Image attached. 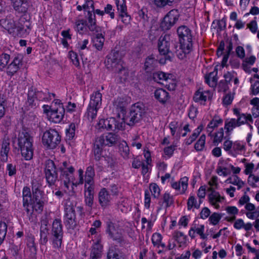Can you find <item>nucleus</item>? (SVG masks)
I'll return each mask as SVG.
<instances>
[{
	"mask_svg": "<svg viewBox=\"0 0 259 259\" xmlns=\"http://www.w3.org/2000/svg\"><path fill=\"white\" fill-rule=\"evenodd\" d=\"M233 112L236 118L227 119L224 124L226 134L229 136L232 133L234 129L236 127L246 124L248 122L252 123L253 121L251 114L242 113L240 109L234 108Z\"/></svg>",
	"mask_w": 259,
	"mask_h": 259,
	"instance_id": "obj_1",
	"label": "nucleus"
},
{
	"mask_svg": "<svg viewBox=\"0 0 259 259\" xmlns=\"http://www.w3.org/2000/svg\"><path fill=\"white\" fill-rule=\"evenodd\" d=\"M60 169L61 171V177L66 188H68L71 184L77 186L83 183V170L82 169L78 170V180L76 182H74L73 176L74 168L69 162H63Z\"/></svg>",
	"mask_w": 259,
	"mask_h": 259,
	"instance_id": "obj_2",
	"label": "nucleus"
},
{
	"mask_svg": "<svg viewBox=\"0 0 259 259\" xmlns=\"http://www.w3.org/2000/svg\"><path fill=\"white\" fill-rule=\"evenodd\" d=\"M33 138L26 131L20 132L18 136V146L23 157L26 160L31 159L33 155Z\"/></svg>",
	"mask_w": 259,
	"mask_h": 259,
	"instance_id": "obj_3",
	"label": "nucleus"
},
{
	"mask_svg": "<svg viewBox=\"0 0 259 259\" xmlns=\"http://www.w3.org/2000/svg\"><path fill=\"white\" fill-rule=\"evenodd\" d=\"M177 33L180 38L182 52L185 55L189 53L192 48V34L191 29L186 26L182 25L178 28Z\"/></svg>",
	"mask_w": 259,
	"mask_h": 259,
	"instance_id": "obj_4",
	"label": "nucleus"
},
{
	"mask_svg": "<svg viewBox=\"0 0 259 259\" xmlns=\"http://www.w3.org/2000/svg\"><path fill=\"white\" fill-rule=\"evenodd\" d=\"M145 112L144 105L141 103H136L131 107L129 115L125 118H123L121 122L124 123V125L126 123L132 126L142 119Z\"/></svg>",
	"mask_w": 259,
	"mask_h": 259,
	"instance_id": "obj_5",
	"label": "nucleus"
},
{
	"mask_svg": "<svg viewBox=\"0 0 259 259\" xmlns=\"http://www.w3.org/2000/svg\"><path fill=\"white\" fill-rule=\"evenodd\" d=\"M51 240L53 247L60 250L62 247L63 236V226L60 219H55L52 223Z\"/></svg>",
	"mask_w": 259,
	"mask_h": 259,
	"instance_id": "obj_6",
	"label": "nucleus"
},
{
	"mask_svg": "<svg viewBox=\"0 0 259 259\" xmlns=\"http://www.w3.org/2000/svg\"><path fill=\"white\" fill-rule=\"evenodd\" d=\"M122 61L118 51L112 50L107 56L105 65L107 68L112 69L115 72L124 73L126 72V69L122 65Z\"/></svg>",
	"mask_w": 259,
	"mask_h": 259,
	"instance_id": "obj_7",
	"label": "nucleus"
},
{
	"mask_svg": "<svg viewBox=\"0 0 259 259\" xmlns=\"http://www.w3.org/2000/svg\"><path fill=\"white\" fill-rule=\"evenodd\" d=\"M64 114L65 109L61 101L59 99L54 100L52 103V111L48 114L49 120L55 123H60Z\"/></svg>",
	"mask_w": 259,
	"mask_h": 259,
	"instance_id": "obj_8",
	"label": "nucleus"
},
{
	"mask_svg": "<svg viewBox=\"0 0 259 259\" xmlns=\"http://www.w3.org/2000/svg\"><path fill=\"white\" fill-rule=\"evenodd\" d=\"M171 74L165 73L162 71H157L153 74V80L159 83L164 84L169 90H174L176 88V82L173 80Z\"/></svg>",
	"mask_w": 259,
	"mask_h": 259,
	"instance_id": "obj_9",
	"label": "nucleus"
},
{
	"mask_svg": "<svg viewBox=\"0 0 259 259\" xmlns=\"http://www.w3.org/2000/svg\"><path fill=\"white\" fill-rule=\"evenodd\" d=\"M61 137L55 130L46 131L42 136L43 144L50 149L55 148L60 143Z\"/></svg>",
	"mask_w": 259,
	"mask_h": 259,
	"instance_id": "obj_10",
	"label": "nucleus"
},
{
	"mask_svg": "<svg viewBox=\"0 0 259 259\" xmlns=\"http://www.w3.org/2000/svg\"><path fill=\"white\" fill-rule=\"evenodd\" d=\"M106 231L110 238L118 242L123 240V230L120 228L118 224L109 221L106 222Z\"/></svg>",
	"mask_w": 259,
	"mask_h": 259,
	"instance_id": "obj_11",
	"label": "nucleus"
},
{
	"mask_svg": "<svg viewBox=\"0 0 259 259\" xmlns=\"http://www.w3.org/2000/svg\"><path fill=\"white\" fill-rule=\"evenodd\" d=\"M97 128L102 130L106 129L109 131H115V130H123L124 123L122 122H117L113 117H110L106 119L99 120Z\"/></svg>",
	"mask_w": 259,
	"mask_h": 259,
	"instance_id": "obj_12",
	"label": "nucleus"
},
{
	"mask_svg": "<svg viewBox=\"0 0 259 259\" xmlns=\"http://www.w3.org/2000/svg\"><path fill=\"white\" fill-rule=\"evenodd\" d=\"M179 11L177 9H172L169 11L164 17L160 23V27L163 30H169L179 20Z\"/></svg>",
	"mask_w": 259,
	"mask_h": 259,
	"instance_id": "obj_13",
	"label": "nucleus"
},
{
	"mask_svg": "<svg viewBox=\"0 0 259 259\" xmlns=\"http://www.w3.org/2000/svg\"><path fill=\"white\" fill-rule=\"evenodd\" d=\"M45 176L49 185H54L58 179L56 167L53 161L48 160L45 164Z\"/></svg>",
	"mask_w": 259,
	"mask_h": 259,
	"instance_id": "obj_14",
	"label": "nucleus"
},
{
	"mask_svg": "<svg viewBox=\"0 0 259 259\" xmlns=\"http://www.w3.org/2000/svg\"><path fill=\"white\" fill-rule=\"evenodd\" d=\"M22 61L23 57L21 55H16L12 61L5 68L7 74L10 77L13 76L22 66Z\"/></svg>",
	"mask_w": 259,
	"mask_h": 259,
	"instance_id": "obj_15",
	"label": "nucleus"
},
{
	"mask_svg": "<svg viewBox=\"0 0 259 259\" xmlns=\"http://www.w3.org/2000/svg\"><path fill=\"white\" fill-rule=\"evenodd\" d=\"M65 212L64 221L66 226L69 228H73L76 225L74 207L71 204L66 203L65 207Z\"/></svg>",
	"mask_w": 259,
	"mask_h": 259,
	"instance_id": "obj_16",
	"label": "nucleus"
},
{
	"mask_svg": "<svg viewBox=\"0 0 259 259\" xmlns=\"http://www.w3.org/2000/svg\"><path fill=\"white\" fill-rule=\"evenodd\" d=\"M98 200L102 208H106L111 205L112 197L106 188H102L100 190L98 194Z\"/></svg>",
	"mask_w": 259,
	"mask_h": 259,
	"instance_id": "obj_17",
	"label": "nucleus"
},
{
	"mask_svg": "<svg viewBox=\"0 0 259 259\" xmlns=\"http://www.w3.org/2000/svg\"><path fill=\"white\" fill-rule=\"evenodd\" d=\"M212 93L208 90H203L199 89L194 94L193 100L195 102L200 105H205L206 102L212 97Z\"/></svg>",
	"mask_w": 259,
	"mask_h": 259,
	"instance_id": "obj_18",
	"label": "nucleus"
},
{
	"mask_svg": "<svg viewBox=\"0 0 259 259\" xmlns=\"http://www.w3.org/2000/svg\"><path fill=\"white\" fill-rule=\"evenodd\" d=\"M188 180L189 178L185 176L181 178L178 182L171 181L170 186L172 189L178 191L180 194H184L188 189Z\"/></svg>",
	"mask_w": 259,
	"mask_h": 259,
	"instance_id": "obj_19",
	"label": "nucleus"
},
{
	"mask_svg": "<svg viewBox=\"0 0 259 259\" xmlns=\"http://www.w3.org/2000/svg\"><path fill=\"white\" fill-rule=\"evenodd\" d=\"M49 225L47 220L41 221L40 227V239L39 242L41 245H46L48 241V236L49 235Z\"/></svg>",
	"mask_w": 259,
	"mask_h": 259,
	"instance_id": "obj_20",
	"label": "nucleus"
},
{
	"mask_svg": "<svg viewBox=\"0 0 259 259\" xmlns=\"http://www.w3.org/2000/svg\"><path fill=\"white\" fill-rule=\"evenodd\" d=\"M208 199L209 203L216 209L220 207V203L225 200L224 197L221 196L219 192L212 190L208 195Z\"/></svg>",
	"mask_w": 259,
	"mask_h": 259,
	"instance_id": "obj_21",
	"label": "nucleus"
},
{
	"mask_svg": "<svg viewBox=\"0 0 259 259\" xmlns=\"http://www.w3.org/2000/svg\"><path fill=\"white\" fill-rule=\"evenodd\" d=\"M205 227L204 225H199L197 227L194 225L191 227L189 231L188 234L191 239H194L196 237V234L199 235L201 239L205 240L207 238V235L205 234Z\"/></svg>",
	"mask_w": 259,
	"mask_h": 259,
	"instance_id": "obj_22",
	"label": "nucleus"
},
{
	"mask_svg": "<svg viewBox=\"0 0 259 259\" xmlns=\"http://www.w3.org/2000/svg\"><path fill=\"white\" fill-rule=\"evenodd\" d=\"M32 200L29 203V208H31L36 211H41L46 201L43 195L34 196Z\"/></svg>",
	"mask_w": 259,
	"mask_h": 259,
	"instance_id": "obj_23",
	"label": "nucleus"
},
{
	"mask_svg": "<svg viewBox=\"0 0 259 259\" xmlns=\"http://www.w3.org/2000/svg\"><path fill=\"white\" fill-rule=\"evenodd\" d=\"M14 9L19 13H25L29 7L27 0H10Z\"/></svg>",
	"mask_w": 259,
	"mask_h": 259,
	"instance_id": "obj_24",
	"label": "nucleus"
},
{
	"mask_svg": "<svg viewBox=\"0 0 259 259\" xmlns=\"http://www.w3.org/2000/svg\"><path fill=\"white\" fill-rule=\"evenodd\" d=\"M102 139L103 140L101 141V144L103 146H111L115 144L118 140V136L112 133H108L106 135H102L97 139Z\"/></svg>",
	"mask_w": 259,
	"mask_h": 259,
	"instance_id": "obj_25",
	"label": "nucleus"
},
{
	"mask_svg": "<svg viewBox=\"0 0 259 259\" xmlns=\"http://www.w3.org/2000/svg\"><path fill=\"white\" fill-rule=\"evenodd\" d=\"M223 120L219 116H214L209 121L206 127V131L209 137L212 136V133L213 130L219 126L222 125Z\"/></svg>",
	"mask_w": 259,
	"mask_h": 259,
	"instance_id": "obj_26",
	"label": "nucleus"
},
{
	"mask_svg": "<svg viewBox=\"0 0 259 259\" xmlns=\"http://www.w3.org/2000/svg\"><path fill=\"white\" fill-rule=\"evenodd\" d=\"M169 38L168 36H161L158 40V50L160 54L165 55L169 53V42L167 40Z\"/></svg>",
	"mask_w": 259,
	"mask_h": 259,
	"instance_id": "obj_27",
	"label": "nucleus"
},
{
	"mask_svg": "<svg viewBox=\"0 0 259 259\" xmlns=\"http://www.w3.org/2000/svg\"><path fill=\"white\" fill-rule=\"evenodd\" d=\"M244 208L246 210L245 214L247 218L254 220L259 217V210L253 204H246Z\"/></svg>",
	"mask_w": 259,
	"mask_h": 259,
	"instance_id": "obj_28",
	"label": "nucleus"
},
{
	"mask_svg": "<svg viewBox=\"0 0 259 259\" xmlns=\"http://www.w3.org/2000/svg\"><path fill=\"white\" fill-rule=\"evenodd\" d=\"M23 205L28 213L30 211L29 209V203L32 201L30 189L28 187H24L22 191Z\"/></svg>",
	"mask_w": 259,
	"mask_h": 259,
	"instance_id": "obj_29",
	"label": "nucleus"
},
{
	"mask_svg": "<svg viewBox=\"0 0 259 259\" xmlns=\"http://www.w3.org/2000/svg\"><path fill=\"white\" fill-rule=\"evenodd\" d=\"M102 94L99 91L94 92L90 97L89 105L100 109L102 105Z\"/></svg>",
	"mask_w": 259,
	"mask_h": 259,
	"instance_id": "obj_30",
	"label": "nucleus"
},
{
	"mask_svg": "<svg viewBox=\"0 0 259 259\" xmlns=\"http://www.w3.org/2000/svg\"><path fill=\"white\" fill-rule=\"evenodd\" d=\"M88 28L91 31L98 32L99 27L96 24V15L94 12H89L86 16Z\"/></svg>",
	"mask_w": 259,
	"mask_h": 259,
	"instance_id": "obj_31",
	"label": "nucleus"
},
{
	"mask_svg": "<svg viewBox=\"0 0 259 259\" xmlns=\"http://www.w3.org/2000/svg\"><path fill=\"white\" fill-rule=\"evenodd\" d=\"M202 202V201L199 200L197 201L196 197L194 195L191 194L187 202V209L194 211L195 209H198L200 208Z\"/></svg>",
	"mask_w": 259,
	"mask_h": 259,
	"instance_id": "obj_32",
	"label": "nucleus"
},
{
	"mask_svg": "<svg viewBox=\"0 0 259 259\" xmlns=\"http://www.w3.org/2000/svg\"><path fill=\"white\" fill-rule=\"evenodd\" d=\"M233 227L236 230L243 229L247 233L252 229V225L251 223H245L242 219H235Z\"/></svg>",
	"mask_w": 259,
	"mask_h": 259,
	"instance_id": "obj_33",
	"label": "nucleus"
},
{
	"mask_svg": "<svg viewBox=\"0 0 259 259\" xmlns=\"http://www.w3.org/2000/svg\"><path fill=\"white\" fill-rule=\"evenodd\" d=\"M224 77L227 84H230V83L233 81L235 85L234 90L237 89L239 83V80L236 72L234 71H228L224 74Z\"/></svg>",
	"mask_w": 259,
	"mask_h": 259,
	"instance_id": "obj_34",
	"label": "nucleus"
},
{
	"mask_svg": "<svg viewBox=\"0 0 259 259\" xmlns=\"http://www.w3.org/2000/svg\"><path fill=\"white\" fill-rule=\"evenodd\" d=\"M174 240L177 242L180 247L186 245L187 237L183 232L179 231H175L172 234Z\"/></svg>",
	"mask_w": 259,
	"mask_h": 259,
	"instance_id": "obj_35",
	"label": "nucleus"
},
{
	"mask_svg": "<svg viewBox=\"0 0 259 259\" xmlns=\"http://www.w3.org/2000/svg\"><path fill=\"white\" fill-rule=\"evenodd\" d=\"M154 94L155 99L161 103H165L169 98L168 93L163 89H156Z\"/></svg>",
	"mask_w": 259,
	"mask_h": 259,
	"instance_id": "obj_36",
	"label": "nucleus"
},
{
	"mask_svg": "<svg viewBox=\"0 0 259 259\" xmlns=\"http://www.w3.org/2000/svg\"><path fill=\"white\" fill-rule=\"evenodd\" d=\"M226 183L230 184L237 186L238 190L241 189L245 185V182L243 181L238 176L232 175L225 181Z\"/></svg>",
	"mask_w": 259,
	"mask_h": 259,
	"instance_id": "obj_37",
	"label": "nucleus"
},
{
	"mask_svg": "<svg viewBox=\"0 0 259 259\" xmlns=\"http://www.w3.org/2000/svg\"><path fill=\"white\" fill-rule=\"evenodd\" d=\"M225 210L229 215L225 218V220L230 223L234 222L239 213V209L236 206H228L226 207Z\"/></svg>",
	"mask_w": 259,
	"mask_h": 259,
	"instance_id": "obj_38",
	"label": "nucleus"
},
{
	"mask_svg": "<svg viewBox=\"0 0 259 259\" xmlns=\"http://www.w3.org/2000/svg\"><path fill=\"white\" fill-rule=\"evenodd\" d=\"M102 246L98 241L92 246L90 259H99L101 257Z\"/></svg>",
	"mask_w": 259,
	"mask_h": 259,
	"instance_id": "obj_39",
	"label": "nucleus"
},
{
	"mask_svg": "<svg viewBox=\"0 0 259 259\" xmlns=\"http://www.w3.org/2000/svg\"><path fill=\"white\" fill-rule=\"evenodd\" d=\"M10 151V142L8 139H4L2 145L1 155L2 160L4 161H7L8 154Z\"/></svg>",
	"mask_w": 259,
	"mask_h": 259,
	"instance_id": "obj_40",
	"label": "nucleus"
},
{
	"mask_svg": "<svg viewBox=\"0 0 259 259\" xmlns=\"http://www.w3.org/2000/svg\"><path fill=\"white\" fill-rule=\"evenodd\" d=\"M157 64V60L152 56L148 57L145 60L144 69L147 72H150Z\"/></svg>",
	"mask_w": 259,
	"mask_h": 259,
	"instance_id": "obj_41",
	"label": "nucleus"
},
{
	"mask_svg": "<svg viewBox=\"0 0 259 259\" xmlns=\"http://www.w3.org/2000/svg\"><path fill=\"white\" fill-rule=\"evenodd\" d=\"M99 109L97 107L88 105L87 111L84 114L85 117L89 121L92 122L97 117V112Z\"/></svg>",
	"mask_w": 259,
	"mask_h": 259,
	"instance_id": "obj_42",
	"label": "nucleus"
},
{
	"mask_svg": "<svg viewBox=\"0 0 259 259\" xmlns=\"http://www.w3.org/2000/svg\"><path fill=\"white\" fill-rule=\"evenodd\" d=\"M102 140H103L102 139H96L94 144V153L95 155V158L97 160H100L102 156V147L103 146L101 144V141Z\"/></svg>",
	"mask_w": 259,
	"mask_h": 259,
	"instance_id": "obj_43",
	"label": "nucleus"
},
{
	"mask_svg": "<svg viewBox=\"0 0 259 259\" xmlns=\"http://www.w3.org/2000/svg\"><path fill=\"white\" fill-rule=\"evenodd\" d=\"M88 24L83 19L77 20L75 22V29L80 34H83L87 32Z\"/></svg>",
	"mask_w": 259,
	"mask_h": 259,
	"instance_id": "obj_44",
	"label": "nucleus"
},
{
	"mask_svg": "<svg viewBox=\"0 0 259 259\" xmlns=\"http://www.w3.org/2000/svg\"><path fill=\"white\" fill-rule=\"evenodd\" d=\"M245 150V146L242 142L239 141L234 142L231 154L234 156L241 154Z\"/></svg>",
	"mask_w": 259,
	"mask_h": 259,
	"instance_id": "obj_45",
	"label": "nucleus"
},
{
	"mask_svg": "<svg viewBox=\"0 0 259 259\" xmlns=\"http://www.w3.org/2000/svg\"><path fill=\"white\" fill-rule=\"evenodd\" d=\"M224 130L225 128L221 127L213 135L212 134L211 137H213V143L214 145L218 146L223 141L224 138Z\"/></svg>",
	"mask_w": 259,
	"mask_h": 259,
	"instance_id": "obj_46",
	"label": "nucleus"
},
{
	"mask_svg": "<svg viewBox=\"0 0 259 259\" xmlns=\"http://www.w3.org/2000/svg\"><path fill=\"white\" fill-rule=\"evenodd\" d=\"M117 206L119 209L122 212H126L128 211L130 204L127 198L121 197L117 202Z\"/></svg>",
	"mask_w": 259,
	"mask_h": 259,
	"instance_id": "obj_47",
	"label": "nucleus"
},
{
	"mask_svg": "<svg viewBox=\"0 0 259 259\" xmlns=\"http://www.w3.org/2000/svg\"><path fill=\"white\" fill-rule=\"evenodd\" d=\"M95 170L93 166H89L87 167L85 172L84 179H83V182L86 183H90L92 182H94V178L95 177Z\"/></svg>",
	"mask_w": 259,
	"mask_h": 259,
	"instance_id": "obj_48",
	"label": "nucleus"
},
{
	"mask_svg": "<svg viewBox=\"0 0 259 259\" xmlns=\"http://www.w3.org/2000/svg\"><path fill=\"white\" fill-rule=\"evenodd\" d=\"M35 93V98L37 100L49 101L55 97V94L53 93L45 94L42 92H36Z\"/></svg>",
	"mask_w": 259,
	"mask_h": 259,
	"instance_id": "obj_49",
	"label": "nucleus"
},
{
	"mask_svg": "<svg viewBox=\"0 0 259 259\" xmlns=\"http://www.w3.org/2000/svg\"><path fill=\"white\" fill-rule=\"evenodd\" d=\"M104 35L101 33H98L94 39V46L98 50H101L104 45Z\"/></svg>",
	"mask_w": 259,
	"mask_h": 259,
	"instance_id": "obj_50",
	"label": "nucleus"
},
{
	"mask_svg": "<svg viewBox=\"0 0 259 259\" xmlns=\"http://www.w3.org/2000/svg\"><path fill=\"white\" fill-rule=\"evenodd\" d=\"M10 60V56L6 53H3L0 55V71H3L8 65Z\"/></svg>",
	"mask_w": 259,
	"mask_h": 259,
	"instance_id": "obj_51",
	"label": "nucleus"
},
{
	"mask_svg": "<svg viewBox=\"0 0 259 259\" xmlns=\"http://www.w3.org/2000/svg\"><path fill=\"white\" fill-rule=\"evenodd\" d=\"M248 185L253 188H259V174H253L247 178Z\"/></svg>",
	"mask_w": 259,
	"mask_h": 259,
	"instance_id": "obj_52",
	"label": "nucleus"
},
{
	"mask_svg": "<svg viewBox=\"0 0 259 259\" xmlns=\"http://www.w3.org/2000/svg\"><path fill=\"white\" fill-rule=\"evenodd\" d=\"M203 129V126L200 125L198 126L193 132V134L190 136L189 139H187L186 143L188 145L192 144L197 138Z\"/></svg>",
	"mask_w": 259,
	"mask_h": 259,
	"instance_id": "obj_53",
	"label": "nucleus"
},
{
	"mask_svg": "<svg viewBox=\"0 0 259 259\" xmlns=\"http://www.w3.org/2000/svg\"><path fill=\"white\" fill-rule=\"evenodd\" d=\"M217 72H211L208 74L205 75V82L209 85V86L211 87L215 86L217 82V78L215 76Z\"/></svg>",
	"mask_w": 259,
	"mask_h": 259,
	"instance_id": "obj_54",
	"label": "nucleus"
},
{
	"mask_svg": "<svg viewBox=\"0 0 259 259\" xmlns=\"http://www.w3.org/2000/svg\"><path fill=\"white\" fill-rule=\"evenodd\" d=\"M206 136L205 134H202L198 140L196 142L194 145V148L197 151H202L205 145Z\"/></svg>",
	"mask_w": 259,
	"mask_h": 259,
	"instance_id": "obj_55",
	"label": "nucleus"
},
{
	"mask_svg": "<svg viewBox=\"0 0 259 259\" xmlns=\"http://www.w3.org/2000/svg\"><path fill=\"white\" fill-rule=\"evenodd\" d=\"M34 95L35 93L32 90L28 91L26 104L30 108H33L36 106L37 99L35 98Z\"/></svg>",
	"mask_w": 259,
	"mask_h": 259,
	"instance_id": "obj_56",
	"label": "nucleus"
},
{
	"mask_svg": "<svg viewBox=\"0 0 259 259\" xmlns=\"http://www.w3.org/2000/svg\"><path fill=\"white\" fill-rule=\"evenodd\" d=\"M216 172L220 176L226 177L230 174L231 172L228 168L223 165H220L219 162L216 168Z\"/></svg>",
	"mask_w": 259,
	"mask_h": 259,
	"instance_id": "obj_57",
	"label": "nucleus"
},
{
	"mask_svg": "<svg viewBox=\"0 0 259 259\" xmlns=\"http://www.w3.org/2000/svg\"><path fill=\"white\" fill-rule=\"evenodd\" d=\"M223 215L222 213L218 212L212 213L209 217L208 221L210 224L215 226L219 224L221 220Z\"/></svg>",
	"mask_w": 259,
	"mask_h": 259,
	"instance_id": "obj_58",
	"label": "nucleus"
},
{
	"mask_svg": "<svg viewBox=\"0 0 259 259\" xmlns=\"http://www.w3.org/2000/svg\"><path fill=\"white\" fill-rule=\"evenodd\" d=\"M162 200L163 203L165 204L166 208L173 204L174 202V197L167 192H165L163 195Z\"/></svg>",
	"mask_w": 259,
	"mask_h": 259,
	"instance_id": "obj_59",
	"label": "nucleus"
},
{
	"mask_svg": "<svg viewBox=\"0 0 259 259\" xmlns=\"http://www.w3.org/2000/svg\"><path fill=\"white\" fill-rule=\"evenodd\" d=\"M119 150L122 156L124 158L128 157L130 154L129 147L125 142H123L119 145Z\"/></svg>",
	"mask_w": 259,
	"mask_h": 259,
	"instance_id": "obj_60",
	"label": "nucleus"
},
{
	"mask_svg": "<svg viewBox=\"0 0 259 259\" xmlns=\"http://www.w3.org/2000/svg\"><path fill=\"white\" fill-rule=\"evenodd\" d=\"M107 259H123V257L119 254L118 250L115 248L111 247L108 251Z\"/></svg>",
	"mask_w": 259,
	"mask_h": 259,
	"instance_id": "obj_61",
	"label": "nucleus"
},
{
	"mask_svg": "<svg viewBox=\"0 0 259 259\" xmlns=\"http://www.w3.org/2000/svg\"><path fill=\"white\" fill-rule=\"evenodd\" d=\"M150 191L154 198H158L160 194V189L156 183H151L149 185Z\"/></svg>",
	"mask_w": 259,
	"mask_h": 259,
	"instance_id": "obj_62",
	"label": "nucleus"
},
{
	"mask_svg": "<svg viewBox=\"0 0 259 259\" xmlns=\"http://www.w3.org/2000/svg\"><path fill=\"white\" fill-rule=\"evenodd\" d=\"M175 149L176 146L174 145L165 147L163 149V157L165 158H169L172 156Z\"/></svg>",
	"mask_w": 259,
	"mask_h": 259,
	"instance_id": "obj_63",
	"label": "nucleus"
},
{
	"mask_svg": "<svg viewBox=\"0 0 259 259\" xmlns=\"http://www.w3.org/2000/svg\"><path fill=\"white\" fill-rule=\"evenodd\" d=\"M7 225L3 222H0V245L4 241L7 232Z\"/></svg>",
	"mask_w": 259,
	"mask_h": 259,
	"instance_id": "obj_64",
	"label": "nucleus"
}]
</instances>
